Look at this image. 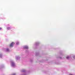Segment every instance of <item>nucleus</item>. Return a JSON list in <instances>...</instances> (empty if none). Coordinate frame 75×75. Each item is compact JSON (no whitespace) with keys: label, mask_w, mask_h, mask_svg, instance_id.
<instances>
[{"label":"nucleus","mask_w":75,"mask_h":75,"mask_svg":"<svg viewBox=\"0 0 75 75\" xmlns=\"http://www.w3.org/2000/svg\"><path fill=\"white\" fill-rule=\"evenodd\" d=\"M15 43L14 42H12L10 45V47H13V45H14Z\"/></svg>","instance_id":"obj_1"},{"label":"nucleus","mask_w":75,"mask_h":75,"mask_svg":"<svg viewBox=\"0 0 75 75\" xmlns=\"http://www.w3.org/2000/svg\"><path fill=\"white\" fill-rule=\"evenodd\" d=\"M24 48L25 49H28V47L27 46H25L24 47Z\"/></svg>","instance_id":"obj_2"},{"label":"nucleus","mask_w":75,"mask_h":75,"mask_svg":"<svg viewBox=\"0 0 75 75\" xmlns=\"http://www.w3.org/2000/svg\"><path fill=\"white\" fill-rule=\"evenodd\" d=\"M12 66H14V63L13 62L12 63Z\"/></svg>","instance_id":"obj_3"},{"label":"nucleus","mask_w":75,"mask_h":75,"mask_svg":"<svg viewBox=\"0 0 75 75\" xmlns=\"http://www.w3.org/2000/svg\"><path fill=\"white\" fill-rule=\"evenodd\" d=\"M7 30H10V28L9 27H8L7 28Z\"/></svg>","instance_id":"obj_4"},{"label":"nucleus","mask_w":75,"mask_h":75,"mask_svg":"<svg viewBox=\"0 0 75 75\" xmlns=\"http://www.w3.org/2000/svg\"><path fill=\"white\" fill-rule=\"evenodd\" d=\"M66 58L67 59H69V56H67L66 57Z\"/></svg>","instance_id":"obj_5"},{"label":"nucleus","mask_w":75,"mask_h":75,"mask_svg":"<svg viewBox=\"0 0 75 75\" xmlns=\"http://www.w3.org/2000/svg\"><path fill=\"white\" fill-rule=\"evenodd\" d=\"M9 50L8 49H7L6 51H8Z\"/></svg>","instance_id":"obj_6"},{"label":"nucleus","mask_w":75,"mask_h":75,"mask_svg":"<svg viewBox=\"0 0 75 75\" xmlns=\"http://www.w3.org/2000/svg\"><path fill=\"white\" fill-rule=\"evenodd\" d=\"M16 44H17V45L18 44V42H17L16 43Z\"/></svg>","instance_id":"obj_7"},{"label":"nucleus","mask_w":75,"mask_h":75,"mask_svg":"<svg viewBox=\"0 0 75 75\" xmlns=\"http://www.w3.org/2000/svg\"><path fill=\"white\" fill-rule=\"evenodd\" d=\"M2 55L1 54H0V57H1Z\"/></svg>","instance_id":"obj_8"},{"label":"nucleus","mask_w":75,"mask_h":75,"mask_svg":"<svg viewBox=\"0 0 75 75\" xmlns=\"http://www.w3.org/2000/svg\"><path fill=\"white\" fill-rule=\"evenodd\" d=\"M73 58H75V56H74L73 57Z\"/></svg>","instance_id":"obj_9"},{"label":"nucleus","mask_w":75,"mask_h":75,"mask_svg":"<svg viewBox=\"0 0 75 75\" xmlns=\"http://www.w3.org/2000/svg\"><path fill=\"white\" fill-rule=\"evenodd\" d=\"M1 29H2V28H0V30H1Z\"/></svg>","instance_id":"obj_10"},{"label":"nucleus","mask_w":75,"mask_h":75,"mask_svg":"<svg viewBox=\"0 0 75 75\" xmlns=\"http://www.w3.org/2000/svg\"><path fill=\"white\" fill-rule=\"evenodd\" d=\"M16 75V74H13V75Z\"/></svg>","instance_id":"obj_11"},{"label":"nucleus","mask_w":75,"mask_h":75,"mask_svg":"<svg viewBox=\"0 0 75 75\" xmlns=\"http://www.w3.org/2000/svg\"><path fill=\"white\" fill-rule=\"evenodd\" d=\"M23 72H24V71H23Z\"/></svg>","instance_id":"obj_12"}]
</instances>
